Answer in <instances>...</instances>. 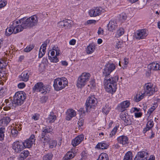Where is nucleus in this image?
I'll list each match as a JSON object with an SVG mask.
<instances>
[{"mask_svg": "<svg viewBox=\"0 0 160 160\" xmlns=\"http://www.w3.org/2000/svg\"><path fill=\"white\" fill-rule=\"evenodd\" d=\"M88 86L91 89H94L95 87L96 86V84H95V82L93 81H92L90 82V83L88 85Z\"/></svg>", "mask_w": 160, "mask_h": 160, "instance_id": "obj_52", "label": "nucleus"}, {"mask_svg": "<svg viewBox=\"0 0 160 160\" xmlns=\"http://www.w3.org/2000/svg\"><path fill=\"white\" fill-rule=\"evenodd\" d=\"M146 32L147 30L145 29H142L136 31L134 34L135 38L138 40L145 38L148 35Z\"/></svg>", "mask_w": 160, "mask_h": 160, "instance_id": "obj_11", "label": "nucleus"}, {"mask_svg": "<svg viewBox=\"0 0 160 160\" xmlns=\"http://www.w3.org/2000/svg\"><path fill=\"white\" fill-rule=\"evenodd\" d=\"M23 145L25 148H29L31 147L33 142L32 141H31L30 140L27 139L25 142H23Z\"/></svg>", "mask_w": 160, "mask_h": 160, "instance_id": "obj_35", "label": "nucleus"}, {"mask_svg": "<svg viewBox=\"0 0 160 160\" xmlns=\"http://www.w3.org/2000/svg\"><path fill=\"white\" fill-rule=\"evenodd\" d=\"M30 19V23L32 27L37 25L38 23L39 18L36 15H33L29 18Z\"/></svg>", "mask_w": 160, "mask_h": 160, "instance_id": "obj_21", "label": "nucleus"}, {"mask_svg": "<svg viewBox=\"0 0 160 160\" xmlns=\"http://www.w3.org/2000/svg\"><path fill=\"white\" fill-rule=\"evenodd\" d=\"M53 155L51 153H48L45 155L43 157V160H51Z\"/></svg>", "mask_w": 160, "mask_h": 160, "instance_id": "obj_44", "label": "nucleus"}, {"mask_svg": "<svg viewBox=\"0 0 160 160\" xmlns=\"http://www.w3.org/2000/svg\"><path fill=\"white\" fill-rule=\"evenodd\" d=\"M15 103L16 104V102H14V99L13 101H12L11 99H6L4 104L6 105L8 108L6 109H5V107H4V109L5 110H7L10 109L11 108H16L18 106L17 104H15Z\"/></svg>", "mask_w": 160, "mask_h": 160, "instance_id": "obj_15", "label": "nucleus"}, {"mask_svg": "<svg viewBox=\"0 0 160 160\" xmlns=\"http://www.w3.org/2000/svg\"><path fill=\"white\" fill-rule=\"evenodd\" d=\"M87 158V154L84 151L82 152L81 153V158L82 159L85 160Z\"/></svg>", "mask_w": 160, "mask_h": 160, "instance_id": "obj_59", "label": "nucleus"}, {"mask_svg": "<svg viewBox=\"0 0 160 160\" xmlns=\"http://www.w3.org/2000/svg\"><path fill=\"white\" fill-rule=\"evenodd\" d=\"M132 154V153L131 151H128L126 153L124 157L128 160H132L131 157Z\"/></svg>", "mask_w": 160, "mask_h": 160, "instance_id": "obj_47", "label": "nucleus"}, {"mask_svg": "<svg viewBox=\"0 0 160 160\" xmlns=\"http://www.w3.org/2000/svg\"><path fill=\"white\" fill-rule=\"evenodd\" d=\"M7 3V2L0 1V8L5 6Z\"/></svg>", "mask_w": 160, "mask_h": 160, "instance_id": "obj_61", "label": "nucleus"}, {"mask_svg": "<svg viewBox=\"0 0 160 160\" xmlns=\"http://www.w3.org/2000/svg\"><path fill=\"white\" fill-rule=\"evenodd\" d=\"M56 119V116L53 112H50L48 118V120L50 123H52L54 122Z\"/></svg>", "mask_w": 160, "mask_h": 160, "instance_id": "obj_30", "label": "nucleus"}, {"mask_svg": "<svg viewBox=\"0 0 160 160\" xmlns=\"http://www.w3.org/2000/svg\"><path fill=\"white\" fill-rule=\"evenodd\" d=\"M146 95L143 92L141 95H137L135 98V100L136 102H138L142 99Z\"/></svg>", "mask_w": 160, "mask_h": 160, "instance_id": "obj_40", "label": "nucleus"}, {"mask_svg": "<svg viewBox=\"0 0 160 160\" xmlns=\"http://www.w3.org/2000/svg\"><path fill=\"white\" fill-rule=\"evenodd\" d=\"M117 140L118 143L124 145L128 143V138L126 136L122 135L118 137Z\"/></svg>", "mask_w": 160, "mask_h": 160, "instance_id": "obj_23", "label": "nucleus"}, {"mask_svg": "<svg viewBox=\"0 0 160 160\" xmlns=\"http://www.w3.org/2000/svg\"><path fill=\"white\" fill-rule=\"evenodd\" d=\"M120 117L121 119L124 122V124L125 125H129L132 124V118L127 112H121Z\"/></svg>", "mask_w": 160, "mask_h": 160, "instance_id": "obj_9", "label": "nucleus"}, {"mask_svg": "<svg viewBox=\"0 0 160 160\" xmlns=\"http://www.w3.org/2000/svg\"><path fill=\"white\" fill-rule=\"evenodd\" d=\"M83 119L82 118H80L78 120V126L80 127L81 126L83 125Z\"/></svg>", "mask_w": 160, "mask_h": 160, "instance_id": "obj_55", "label": "nucleus"}, {"mask_svg": "<svg viewBox=\"0 0 160 160\" xmlns=\"http://www.w3.org/2000/svg\"><path fill=\"white\" fill-rule=\"evenodd\" d=\"M52 129L51 126H45L42 128V133L47 135L48 133H51L52 131Z\"/></svg>", "mask_w": 160, "mask_h": 160, "instance_id": "obj_28", "label": "nucleus"}, {"mask_svg": "<svg viewBox=\"0 0 160 160\" xmlns=\"http://www.w3.org/2000/svg\"><path fill=\"white\" fill-rule=\"evenodd\" d=\"M84 138V135L82 134L78 136L72 141V145L74 147L77 146L83 141Z\"/></svg>", "mask_w": 160, "mask_h": 160, "instance_id": "obj_17", "label": "nucleus"}, {"mask_svg": "<svg viewBox=\"0 0 160 160\" xmlns=\"http://www.w3.org/2000/svg\"><path fill=\"white\" fill-rule=\"evenodd\" d=\"M120 18L121 19L125 20L127 18V16L125 13H122L120 15Z\"/></svg>", "mask_w": 160, "mask_h": 160, "instance_id": "obj_56", "label": "nucleus"}, {"mask_svg": "<svg viewBox=\"0 0 160 160\" xmlns=\"http://www.w3.org/2000/svg\"><path fill=\"white\" fill-rule=\"evenodd\" d=\"M154 123L152 120H150L146 124V127L144 128L143 130V132L145 133L147 131L150 130L153 126Z\"/></svg>", "mask_w": 160, "mask_h": 160, "instance_id": "obj_25", "label": "nucleus"}, {"mask_svg": "<svg viewBox=\"0 0 160 160\" xmlns=\"http://www.w3.org/2000/svg\"><path fill=\"white\" fill-rule=\"evenodd\" d=\"M142 113L141 112H135V116L136 118H139L141 116Z\"/></svg>", "mask_w": 160, "mask_h": 160, "instance_id": "obj_63", "label": "nucleus"}, {"mask_svg": "<svg viewBox=\"0 0 160 160\" xmlns=\"http://www.w3.org/2000/svg\"><path fill=\"white\" fill-rule=\"evenodd\" d=\"M157 104H154V105L152 106L150 108L148 111V113H149L150 114L155 108L157 107Z\"/></svg>", "mask_w": 160, "mask_h": 160, "instance_id": "obj_50", "label": "nucleus"}, {"mask_svg": "<svg viewBox=\"0 0 160 160\" xmlns=\"http://www.w3.org/2000/svg\"><path fill=\"white\" fill-rule=\"evenodd\" d=\"M18 130L15 128H13L11 129V133L13 137H16L18 134Z\"/></svg>", "mask_w": 160, "mask_h": 160, "instance_id": "obj_49", "label": "nucleus"}, {"mask_svg": "<svg viewBox=\"0 0 160 160\" xmlns=\"http://www.w3.org/2000/svg\"><path fill=\"white\" fill-rule=\"evenodd\" d=\"M65 28H69L72 26V21L70 20H64Z\"/></svg>", "mask_w": 160, "mask_h": 160, "instance_id": "obj_39", "label": "nucleus"}, {"mask_svg": "<svg viewBox=\"0 0 160 160\" xmlns=\"http://www.w3.org/2000/svg\"><path fill=\"white\" fill-rule=\"evenodd\" d=\"M124 33V29L122 28H120L117 31L116 37L118 38L119 37L122 35Z\"/></svg>", "mask_w": 160, "mask_h": 160, "instance_id": "obj_43", "label": "nucleus"}, {"mask_svg": "<svg viewBox=\"0 0 160 160\" xmlns=\"http://www.w3.org/2000/svg\"><path fill=\"white\" fill-rule=\"evenodd\" d=\"M90 74L89 73L83 72L78 78L77 86L78 88L83 87L88 81L90 77Z\"/></svg>", "mask_w": 160, "mask_h": 160, "instance_id": "obj_4", "label": "nucleus"}, {"mask_svg": "<svg viewBox=\"0 0 160 160\" xmlns=\"http://www.w3.org/2000/svg\"><path fill=\"white\" fill-rule=\"evenodd\" d=\"M5 131V129L4 128H0V140L1 141L4 139Z\"/></svg>", "mask_w": 160, "mask_h": 160, "instance_id": "obj_38", "label": "nucleus"}, {"mask_svg": "<svg viewBox=\"0 0 160 160\" xmlns=\"http://www.w3.org/2000/svg\"><path fill=\"white\" fill-rule=\"evenodd\" d=\"M35 138V135L32 134L31 135V137L28 139L30 140L31 141H32L33 142H34L35 140V139H34Z\"/></svg>", "mask_w": 160, "mask_h": 160, "instance_id": "obj_64", "label": "nucleus"}, {"mask_svg": "<svg viewBox=\"0 0 160 160\" xmlns=\"http://www.w3.org/2000/svg\"><path fill=\"white\" fill-rule=\"evenodd\" d=\"M57 142L55 140L53 141L49 144V147L50 148H53L56 147Z\"/></svg>", "mask_w": 160, "mask_h": 160, "instance_id": "obj_48", "label": "nucleus"}, {"mask_svg": "<svg viewBox=\"0 0 160 160\" xmlns=\"http://www.w3.org/2000/svg\"><path fill=\"white\" fill-rule=\"evenodd\" d=\"M75 156V155L74 153L69 152H68L63 158L62 160H69L72 159Z\"/></svg>", "mask_w": 160, "mask_h": 160, "instance_id": "obj_32", "label": "nucleus"}, {"mask_svg": "<svg viewBox=\"0 0 160 160\" xmlns=\"http://www.w3.org/2000/svg\"><path fill=\"white\" fill-rule=\"evenodd\" d=\"M111 109L109 105L107 104H106L102 108V112L104 114L107 115L110 112Z\"/></svg>", "mask_w": 160, "mask_h": 160, "instance_id": "obj_34", "label": "nucleus"}, {"mask_svg": "<svg viewBox=\"0 0 160 160\" xmlns=\"http://www.w3.org/2000/svg\"><path fill=\"white\" fill-rule=\"evenodd\" d=\"M29 154V152L28 151H23L20 154L19 160H23L28 156Z\"/></svg>", "mask_w": 160, "mask_h": 160, "instance_id": "obj_33", "label": "nucleus"}, {"mask_svg": "<svg viewBox=\"0 0 160 160\" xmlns=\"http://www.w3.org/2000/svg\"><path fill=\"white\" fill-rule=\"evenodd\" d=\"M148 157V153L144 151H140L138 152L134 160H147Z\"/></svg>", "mask_w": 160, "mask_h": 160, "instance_id": "obj_13", "label": "nucleus"}, {"mask_svg": "<svg viewBox=\"0 0 160 160\" xmlns=\"http://www.w3.org/2000/svg\"><path fill=\"white\" fill-rule=\"evenodd\" d=\"M40 140L42 142H43L44 145L46 143H48L50 140L49 137L47 135L42 133L40 138Z\"/></svg>", "mask_w": 160, "mask_h": 160, "instance_id": "obj_27", "label": "nucleus"}, {"mask_svg": "<svg viewBox=\"0 0 160 160\" xmlns=\"http://www.w3.org/2000/svg\"><path fill=\"white\" fill-rule=\"evenodd\" d=\"M12 148L14 152L19 153L25 148L23 142L16 141L12 145Z\"/></svg>", "mask_w": 160, "mask_h": 160, "instance_id": "obj_10", "label": "nucleus"}, {"mask_svg": "<svg viewBox=\"0 0 160 160\" xmlns=\"http://www.w3.org/2000/svg\"><path fill=\"white\" fill-rule=\"evenodd\" d=\"M76 41L75 39H72L70 40L69 41V44L71 45H74L75 44Z\"/></svg>", "mask_w": 160, "mask_h": 160, "instance_id": "obj_62", "label": "nucleus"}, {"mask_svg": "<svg viewBox=\"0 0 160 160\" xmlns=\"http://www.w3.org/2000/svg\"><path fill=\"white\" fill-rule=\"evenodd\" d=\"M68 82L66 78H58L54 80L53 86L54 89L57 91L64 88L68 84Z\"/></svg>", "mask_w": 160, "mask_h": 160, "instance_id": "obj_3", "label": "nucleus"}, {"mask_svg": "<svg viewBox=\"0 0 160 160\" xmlns=\"http://www.w3.org/2000/svg\"><path fill=\"white\" fill-rule=\"evenodd\" d=\"M76 115V112L75 110L72 109H68L67 111V116L66 119L67 120H69Z\"/></svg>", "mask_w": 160, "mask_h": 160, "instance_id": "obj_24", "label": "nucleus"}, {"mask_svg": "<svg viewBox=\"0 0 160 160\" xmlns=\"http://www.w3.org/2000/svg\"><path fill=\"white\" fill-rule=\"evenodd\" d=\"M30 19L24 17L19 20H16L13 21V28H16L15 33L22 31L24 29L32 28L30 23Z\"/></svg>", "mask_w": 160, "mask_h": 160, "instance_id": "obj_2", "label": "nucleus"}, {"mask_svg": "<svg viewBox=\"0 0 160 160\" xmlns=\"http://www.w3.org/2000/svg\"><path fill=\"white\" fill-rule=\"evenodd\" d=\"M109 146L108 144L105 142H99L96 146V148L102 149H105L108 148Z\"/></svg>", "mask_w": 160, "mask_h": 160, "instance_id": "obj_26", "label": "nucleus"}, {"mask_svg": "<svg viewBox=\"0 0 160 160\" xmlns=\"http://www.w3.org/2000/svg\"><path fill=\"white\" fill-rule=\"evenodd\" d=\"M43 83L41 82H39L36 83L33 87L32 89L34 92H40V89L43 86Z\"/></svg>", "mask_w": 160, "mask_h": 160, "instance_id": "obj_29", "label": "nucleus"}, {"mask_svg": "<svg viewBox=\"0 0 160 160\" xmlns=\"http://www.w3.org/2000/svg\"><path fill=\"white\" fill-rule=\"evenodd\" d=\"M103 9L101 7L94 8L89 11V14L91 17H95L100 15L103 11Z\"/></svg>", "mask_w": 160, "mask_h": 160, "instance_id": "obj_12", "label": "nucleus"}, {"mask_svg": "<svg viewBox=\"0 0 160 160\" xmlns=\"http://www.w3.org/2000/svg\"><path fill=\"white\" fill-rule=\"evenodd\" d=\"M26 85L24 82L20 83L18 84V87L19 88H23L25 87Z\"/></svg>", "mask_w": 160, "mask_h": 160, "instance_id": "obj_60", "label": "nucleus"}, {"mask_svg": "<svg viewBox=\"0 0 160 160\" xmlns=\"http://www.w3.org/2000/svg\"><path fill=\"white\" fill-rule=\"evenodd\" d=\"M39 115L38 114L36 113L32 117V118L34 120H37L39 119Z\"/></svg>", "mask_w": 160, "mask_h": 160, "instance_id": "obj_58", "label": "nucleus"}, {"mask_svg": "<svg viewBox=\"0 0 160 160\" xmlns=\"http://www.w3.org/2000/svg\"><path fill=\"white\" fill-rule=\"evenodd\" d=\"M108 77H104V83L106 87V91L112 94L116 91L117 82L118 80L119 77L118 76H116L108 78Z\"/></svg>", "mask_w": 160, "mask_h": 160, "instance_id": "obj_1", "label": "nucleus"}, {"mask_svg": "<svg viewBox=\"0 0 160 160\" xmlns=\"http://www.w3.org/2000/svg\"><path fill=\"white\" fill-rule=\"evenodd\" d=\"M98 101L94 95L90 96L87 99L85 105L86 111L87 112L91 108H93L95 107Z\"/></svg>", "mask_w": 160, "mask_h": 160, "instance_id": "obj_5", "label": "nucleus"}, {"mask_svg": "<svg viewBox=\"0 0 160 160\" xmlns=\"http://www.w3.org/2000/svg\"><path fill=\"white\" fill-rule=\"evenodd\" d=\"M116 68V66L112 63H107L102 71L103 77L108 76Z\"/></svg>", "mask_w": 160, "mask_h": 160, "instance_id": "obj_8", "label": "nucleus"}, {"mask_svg": "<svg viewBox=\"0 0 160 160\" xmlns=\"http://www.w3.org/2000/svg\"><path fill=\"white\" fill-rule=\"evenodd\" d=\"M130 102L128 101H124L121 102L118 105V111L122 112H126V108H128L130 105Z\"/></svg>", "mask_w": 160, "mask_h": 160, "instance_id": "obj_14", "label": "nucleus"}, {"mask_svg": "<svg viewBox=\"0 0 160 160\" xmlns=\"http://www.w3.org/2000/svg\"><path fill=\"white\" fill-rule=\"evenodd\" d=\"M46 50L44 48L41 49L40 48L38 54V58H41L45 54Z\"/></svg>", "mask_w": 160, "mask_h": 160, "instance_id": "obj_46", "label": "nucleus"}, {"mask_svg": "<svg viewBox=\"0 0 160 160\" xmlns=\"http://www.w3.org/2000/svg\"><path fill=\"white\" fill-rule=\"evenodd\" d=\"M30 75V72L29 71H24L19 76V80L20 81L26 82L29 80Z\"/></svg>", "mask_w": 160, "mask_h": 160, "instance_id": "obj_16", "label": "nucleus"}, {"mask_svg": "<svg viewBox=\"0 0 160 160\" xmlns=\"http://www.w3.org/2000/svg\"><path fill=\"white\" fill-rule=\"evenodd\" d=\"M25 93L22 91L16 92L13 96V99L17 106H20L22 104L26 98Z\"/></svg>", "mask_w": 160, "mask_h": 160, "instance_id": "obj_6", "label": "nucleus"}, {"mask_svg": "<svg viewBox=\"0 0 160 160\" xmlns=\"http://www.w3.org/2000/svg\"><path fill=\"white\" fill-rule=\"evenodd\" d=\"M157 90V88L155 86L153 87V84L151 83H146L144 86L143 93L146 96H151Z\"/></svg>", "mask_w": 160, "mask_h": 160, "instance_id": "obj_7", "label": "nucleus"}, {"mask_svg": "<svg viewBox=\"0 0 160 160\" xmlns=\"http://www.w3.org/2000/svg\"><path fill=\"white\" fill-rule=\"evenodd\" d=\"M6 65L5 61L2 59H0V69H2Z\"/></svg>", "mask_w": 160, "mask_h": 160, "instance_id": "obj_54", "label": "nucleus"}, {"mask_svg": "<svg viewBox=\"0 0 160 160\" xmlns=\"http://www.w3.org/2000/svg\"><path fill=\"white\" fill-rule=\"evenodd\" d=\"M48 59L50 60L51 62H52L57 63L59 61L58 58L57 57V56H56L54 57H51V56H50L49 54H48Z\"/></svg>", "mask_w": 160, "mask_h": 160, "instance_id": "obj_42", "label": "nucleus"}, {"mask_svg": "<svg viewBox=\"0 0 160 160\" xmlns=\"http://www.w3.org/2000/svg\"><path fill=\"white\" fill-rule=\"evenodd\" d=\"M148 68L151 70H160V63L153 62L148 66Z\"/></svg>", "mask_w": 160, "mask_h": 160, "instance_id": "obj_19", "label": "nucleus"}, {"mask_svg": "<svg viewBox=\"0 0 160 160\" xmlns=\"http://www.w3.org/2000/svg\"><path fill=\"white\" fill-rule=\"evenodd\" d=\"M117 24L116 21L110 20L108 25V29L110 31L113 32L117 28Z\"/></svg>", "mask_w": 160, "mask_h": 160, "instance_id": "obj_20", "label": "nucleus"}, {"mask_svg": "<svg viewBox=\"0 0 160 160\" xmlns=\"http://www.w3.org/2000/svg\"><path fill=\"white\" fill-rule=\"evenodd\" d=\"M95 49V46L92 44H91L88 46L87 49V52L88 54L92 53Z\"/></svg>", "mask_w": 160, "mask_h": 160, "instance_id": "obj_36", "label": "nucleus"}, {"mask_svg": "<svg viewBox=\"0 0 160 160\" xmlns=\"http://www.w3.org/2000/svg\"><path fill=\"white\" fill-rule=\"evenodd\" d=\"M11 121V119L8 117H4L0 120V126L2 128H4L7 126Z\"/></svg>", "mask_w": 160, "mask_h": 160, "instance_id": "obj_18", "label": "nucleus"}, {"mask_svg": "<svg viewBox=\"0 0 160 160\" xmlns=\"http://www.w3.org/2000/svg\"><path fill=\"white\" fill-rule=\"evenodd\" d=\"M97 160H109L108 155L105 153L101 154Z\"/></svg>", "mask_w": 160, "mask_h": 160, "instance_id": "obj_37", "label": "nucleus"}, {"mask_svg": "<svg viewBox=\"0 0 160 160\" xmlns=\"http://www.w3.org/2000/svg\"><path fill=\"white\" fill-rule=\"evenodd\" d=\"M50 86L48 85H44L43 84V86L41 89L40 90V92L42 94H46L47 93L49 92L50 91Z\"/></svg>", "mask_w": 160, "mask_h": 160, "instance_id": "obj_31", "label": "nucleus"}, {"mask_svg": "<svg viewBox=\"0 0 160 160\" xmlns=\"http://www.w3.org/2000/svg\"><path fill=\"white\" fill-rule=\"evenodd\" d=\"M34 44H30L29 45L27 46L26 48H24V51L25 52H30L34 47Z\"/></svg>", "mask_w": 160, "mask_h": 160, "instance_id": "obj_41", "label": "nucleus"}, {"mask_svg": "<svg viewBox=\"0 0 160 160\" xmlns=\"http://www.w3.org/2000/svg\"><path fill=\"white\" fill-rule=\"evenodd\" d=\"M12 25H13V22H12V24H11V26L9 28H7L5 32V35L7 36H10L13 32L14 34H16L17 33H15L16 28H13Z\"/></svg>", "mask_w": 160, "mask_h": 160, "instance_id": "obj_22", "label": "nucleus"}, {"mask_svg": "<svg viewBox=\"0 0 160 160\" xmlns=\"http://www.w3.org/2000/svg\"><path fill=\"white\" fill-rule=\"evenodd\" d=\"M118 129V128L116 127H115L112 130L110 133L109 134V137L110 138H112L113 136H114L116 134L117 130Z\"/></svg>", "mask_w": 160, "mask_h": 160, "instance_id": "obj_45", "label": "nucleus"}, {"mask_svg": "<svg viewBox=\"0 0 160 160\" xmlns=\"http://www.w3.org/2000/svg\"><path fill=\"white\" fill-rule=\"evenodd\" d=\"M123 44V43L122 42L118 41L116 44L115 47L118 49L121 48Z\"/></svg>", "mask_w": 160, "mask_h": 160, "instance_id": "obj_53", "label": "nucleus"}, {"mask_svg": "<svg viewBox=\"0 0 160 160\" xmlns=\"http://www.w3.org/2000/svg\"><path fill=\"white\" fill-rule=\"evenodd\" d=\"M58 25L60 27L65 28L64 20L59 22L58 23Z\"/></svg>", "mask_w": 160, "mask_h": 160, "instance_id": "obj_57", "label": "nucleus"}, {"mask_svg": "<svg viewBox=\"0 0 160 160\" xmlns=\"http://www.w3.org/2000/svg\"><path fill=\"white\" fill-rule=\"evenodd\" d=\"M5 94V89L3 88H0V98H2Z\"/></svg>", "mask_w": 160, "mask_h": 160, "instance_id": "obj_51", "label": "nucleus"}]
</instances>
